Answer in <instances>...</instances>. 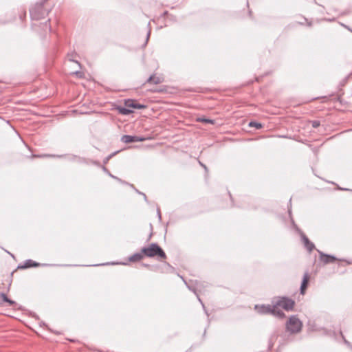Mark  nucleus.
Returning <instances> with one entry per match:
<instances>
[{
    "label": "nucleus",
    "mask_w": 352,
    "mask_h": 352,
    "mask_svg": "<svg viewBox=\"0 0 352 352\" xmlns=\"http://www.w3.org/2000/svg\"><path fill=\"white\" fill-rule=\"evenodd\" d=\"M39 265H40L39 263H38L31 259H28L24 262V264L23 265H19L18 268L26 269V268H29L31 267H37Z\"/></svg>",
    "instance_id": "10"
},
{
    "label": "nucleus",
    "mask_w": 352,
    "mask_h": 352,
    "mask_svg": "<svg viewBox=\"0 0 352 352\" xmlns=\"http://www.w3.org/2000/svg\"><path fill=\"white\" fill-rule=\"evenodd\" d=\"M146 82L157 85L162 82V79L160 77L156 76L155 75H151L146 80Z\"/></svg>",
    "instance_id": "14"
},
{
    "label": "nucleus",
    "mask_w": 352,
    "mask_h": 352,
    "mask_svg": "<svg viewBox=\"0 0 352 352\" xmlns=\"http://www.w3.org/2000/svg\"><path fill=\"white\" fill-rule=\"evenodd\" d=\"M318 252L320 254V258L321 261L323 262L324 264L333 263L337 260V258L334 256L326 254L319 250Z\"/></svg>",
    "instance_id": "6"
},
{
    "label": "nucleus",
    "mask_w": 352,
    "mask_h": 352,
    "mask_svg": "<svg viewBox=\"0 0 352 352\" xmlns=\"http://www.w3.org/2000/svg\"><path fill=\"white\" fill-rule=\"evenodd\" d=\"M149 36H150V31H148V32L147 34V40L148 39Z\"/></svg>",
    "instance_id": "24"
},
{
    "label": "nucleus",
    "mask_w": 352,
    "mask_h": 352,
    "mask_svg": "<svg viewBox=\"0 0 352 352\" xmlns=\"http://www.w3.org/2000/svg\"><path fill=\"white\" fill-rule=\"evenodd\" d=\"M344 342H345V343H346L348 344H349L346 340H344Z\"/></svg>",
    "instance_id": "28"
},
{
    "label": "nucleus",
    "mask_w": 352,
    "mask_h": 352,
    "mask_svg": "<svg viewBox=\"0 0 352 352\" xmlns=\"http://www.w3.org/2000/svg\"><path fill=\"white\" fill-rule=\"evenodd\" d=\"M142 252L144 254V256L148 257H154L157 256L162 258H166V255L164 250L155 243H151L148 247L142 248Z\"/></svg>",
    "instance_id": "1"
},
{
    "label": "nucleus",
    "mask_w": 352,
    "mask_h": 352,
    "mask_svg": "<svg viewBox=\"0 0 352 352\" xmlns=\"http://www.w3.org/2000/svg\"><path fill=\"white\" fill-rule=\"evenodd\" d=\"M121 140L124 143H131L143 141L144 138H140L138 136L124 135L122 137Z\"/></svg>",
    "instance_id": "7"
},
{
    "label": "nucleus",
    "mask_w": 352,
    "mask_h": 352,
    "mask_svg": "<svg viewBox=\"0 0 352 352\" xmlns=\"http://www.w3.org/2000/svg\"><path fill=\"white\" fill-rule=\"evenodd\" d=\"M119 111H120V113H121L123 115H129L131 113H132L131 110H130L127 108H124V107L120 108Z\"/></svg>",
    "instance_id": "17"
},
{
    "label": "nucleus",
    "mask_w": 352,
    "mask_h": 352,
    "mask_svg": "<svg viewBox=\"0 0 352 352\" xmlns=\"http://www.w3.org/2000/svg\"><path fill=\"white\" fill-rule=\"evenodd\" d=\"M0 302H8L10 305L15 304V302L9 299L4 293L0 294Z\"/></svg>",
    "instance_id": "15"
},
{
    "label": "nucleus",
    "mask_w": 352,
    "mask_h": 352,
    "mask_svg": "<svg viewBox=\"0 0 352 352\" xmlns=\"http://www.w3.org/2000/svg\"><path fill=\"white\" fill-rule=\"evenodd\" d=\"M301 239L305 248L311 252L315 248L314 244L303 233L301 234Z\"/></svg>",
    "instance_id": "8"
},
{
    "label": "nucleus",
    "mask_w": 352,
    "mask_h": 352,
    "mask_svg": "<svg viewBox=\"0 0 352 352\" xmlns=\"http://www.w3.org/2000/svg\"><path fill=\"white\" fill-rule=\"evenodd\" d=\"M311 124L314 128H317L320 126V122L318 120H313L311 121Z\"/></svg>",
    "instance_id": "18"
},
{
    "label": "nucleus",
    "mask_w": 352,
    "mask_h": 352,
    "mask_svg": "<svg viewBox=\"0 0 352 352\" xmlns=\"http://www.w3.org/2000/svg\"><path fill=\"white\" fill-rule=\"evenodd\" d=\"M309 281V274L307 272H306L302 278V281L300 285V294H304L305 290L306 289Z\"/></svg>",
    "instance_id": "11"
},
{
    "label": "nucleus",
    "mask_w": 352,
    "mask_h": 352,
    "mask_svg": "<svg viewBox=\"0 0 352 352\" xmlns=\"http://www.w3.org/2000/svg\"><path fill=\"white\" fill-rule=\"evenodd\" d=\"M79 73H80V72H76V74L78 75V74H79Z\"/></svg>",
    "instance_id": "27"
},
{
    "label": "nucleus",
    "mask_w": 352,
    "mask_h": 352,
    "mask_svg": "<svg viewBox=\"0 0 352 352\" xmlns=\"http://www.w3.org/2000/svg\"><path fill=\"white\" fill-rule=\"evenodd\" d=\"M254 309L260 314H271V312L274 311V309L272 307V305H256L254 307Z\"/></svg>",
    "instance_id": "4"
},
{
    "label": "nucleus",
    "mask_w": 352,
    "mask_h": 352,
    "mask_svg": "<svg viewBox=\"0 0 352 352\" xmlns=\"http://www.w3.org/2000/svg\"><path fill=\"white\" fill-rule=\"evenodd\" d=\"M200 120L205 123L213 124V122H214L213 120H210V119H206V118H203V119H201Z\"/></svg>",
    "instance_id": "19"
},
{
    "label": "nucleus",
    "mask_w": 352,
    "mask_h": 352,
    "mask_svg": "<svg viewBox=\"0 0 352 352\" xmlns=\"http://www.w3.org/2000/svg\"><path fill=\"white\" fill-rule=\"evenodd\" d=\"M272 307L274 309V311L271 312L272 315L275 316L279 318H283L285 317V314L283 313V311L279 309V307L276 305V303L274 305H272Z\"/></svg>",
    "instance_id": "12"
},
{
    "label": "nucleus",
    "mask_w": 352,
    "mask_h": 352,
    "mask_svg": "<svg viewBox=\"0 0 352 352\" xmlns=\"http://www.w3.org/2000/svg\"><path fill=\"white\" fill-rule=\"evenodd\" d=\"M157 215L159 216V218H161V214L160 210H157Z\"/></svg>",
    "instance_id": "23"
},
{
    "label": "nucleus",
    "mask_w": 352,
    "mask_h": 352,
    "mask_svg": "<svg viewBox=\"0 0 352 352\" xmlns=\"http://www.w3.org/2000/svg\"><path fill=\"white\" fill-rule=\"evenodd\" d=\"M48 28H49V29L50 30H51V26L50 25H48Z\"/></svg>",
    "instance_id": "26"
},
{
    "label": "nucleus",
    "mask_w": 352,
    "mask_h": 352,
    "mask_svg": "<svg viewBox=\"0 0 352 352\" xmlns=\"http://www.w3.org/2000/svg\"><path fill=\"white\" fill-rule=\"evenodd\" d=\"M199 164L200 165L205 169V170H207V167L206 165H204V164H202L201 162H199Z\"/></svg>",
    "instance_id": "21"
},
{
    "label": "nucleus",
    "mask_w": 352,
    "mask_h": 352,
    "mask_svg": "<svg viewBox=\"0 0 352 352\" xmlns=\"http://www.w3.org/2000/svg\"><path fill=\"white\" fill-rule=\"evenodd\" d=\"M249 126L251 127H255L256 129H260L263 127L261 123L256 122H250Z\"/></svg>",
    "instance_id": "16"
},
{
    "label": "nucleus",
    "mask_w": 352,
    "mask_h": 352,
    "mask_svg": "<svg viewBox=\"0 0 352 352\" xmlns=\"http://www.w3.org/2000/svg\"><path fill=\"white\" fill-rule=\"evenodd\" d=\"M276 305L283 308L287 311H291L293 309L294 306V301L290 298L286 297L280 298L276 302Z\"/></svg>",
    "instance_id": "3"
},
{
    "label": "nucleus",
    "mask_w": 352,
    "mask_h": 352,
    "mask_svg": "<svg viewBox=\"0 0 352 352\" xmlns=\"http://www.w3.org/2000/svg\"><path fill=\"white\" fill-rule=\"evenodd\" d=\"M63 155H39L38 157H62Z\"/></svg>",
    "instance_id": "20"
},
{
    "label": "nucleus",
    "mask_w": 352,
    "mask_h": 352,
    "mask_svg": "<svg viewBox=\"0 0 352 352\" xmlns=\"http://www.w3.org/2000/svg\"><path fill=\"white\" fill-rule=\"evenodd\" d=\"M144 267H148L149 265L148 264H143Z\"/></svg>",
    "instance_id": "25"
},
{
    "label": "nucleus",
    "mask_w": 352,
    "mask_h": 352,
    "mask_svg": "<svg viewBox=\"0 0 352 352\" xmlns=\"http://www.w3.org/2000/svg\"><path fill=\"white\" fill-rule=\"evenodd\" d=\"M302 324L296 316H292L286 323V328L292 333L300 331Z\"/></svg>",
    "instance_id": "2"
},
{
    "label": "nucleus",
    "mask_w": 352,
    "mask_h": 352,
    "mask_svg": "<svg viewBox=\"0 0 352 352\" xmlns=\"http://www.w3.org/2000/svg\"><path fill=\"white\" fill-rule=\"evenodd\" d=\"M203 287H204L203 286V283H201L200 281H197V280H196L195 286V287H192V286H190V285H188V287L189 288V289L192 291L197 295L199 301L201 303L203 307L204 308V305L202 303L201 299L199 298V294H198V292L201 293L202 292Z\"/></svg>",
    "instance_id": "5"
},
{
    "label": "nucleus",
    "mask_w": 352,
    "mask_h": 352,
    "mask_svg": "<svg viewBox=\"0 0 352 352\" xmlns=\"http://www.w3.org/2000/svg\"><path fill=\"white\" fill-rule=\"evenodd\" d=\"M140 194H141L142 195H143L144 200H145L146 201H147V197H146V195H145L144 193H143V192H141Z\"/></svg>",
    "instance_id": "22"
},
{
    "label": "nucleus",
    "mask_w": 352,
    "mask_h": 352,
    "mask_svg": "<svg viewBox=\"0 0 352 352\" xmlns=\"http://www.w3.org/2000/svg\"><path fill=\"white\" fill-rule=\"evenodd\" d=\"M144 254L141 252H137L131 255L129 258V261L131 262H137L141 261L144 258Z\"/></svg>",
    "instance_id": "13"
},
{
    "label": "nucleus",
    "mask_w": 352,
    "mask_h": 352,
    "mask_svg": "<svg viewBox=\"0 0 352 352\" xmlns=\"http://www.w3.org/2000/svg\"><path fill=\"white\" fill-rule=\"evenodd\" d=\"M125 104L128 107H131L137 109H142L146 107L144 104L138 103L133 100H128L127 101H126Z\"/></svg>",
    "instance_id": "9"
}]
</instances>
